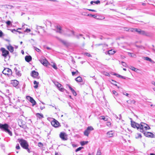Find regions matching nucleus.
<instances>
[{"label":"nucleus","mask_w":155,"mask_h":155,"mask_svg":"<svg viewBox=\"0 0 155 155\" xmlns=\"http://www.w3.org/2000/svg\"><path fill=\"white\" fill-rule=\"evenodd\" d=\"M84 148L83 147H78V148H77L76 150H75V152H78V151H80V150H81L82 149H83Z\"/></svg>","instance_id":"obj_31"},{"label":"nucleus","mask_w":155,"mask_h":155,"mask_svg":"<svg viewBox=\"0 0 155 155\" xmlns=\"http://www.w3.org/2000/svg\"><path fill=\"white\" fill-rule=\"evenodd\" d=\"M115 53V51L112 50H110L108 51V54H113Z\"/></svg>","instance_id":"obj_30"},{"label":"nucleus","mask_w":155,"mask_h":155,"mask_svg":"<svg viewBox=\"0 0 155 155\" xmlns=\"http://www.w3.org/2000/svg\"><path fill=\"white\" fill-rule=\"evenodd\" d=\"M25 61L27 62H30L32 60V58L30 55H27L25 57Z\"/></svg>","instance_id":"obj_16"},{"label":"nucleus","mask_w":155,"mask_h":155,"mask_svg":"<svg viewBox=\"0 0 155 155\" xmlns=\"http://www.w3.org/2000/svg\"><path fill=\"white\" fill-rule=\"evenodd\" d=\"M113 93L115 96H117L118 94L115 91L113 90L112 91Z\"/></svg>","instance_id":"obj_44"},{"label":"nucleus","mask_w":155,"mask_h":155,"mask_svg":"<svg viewBox=\"0 0 155 155\" xmlns=\"http://www.w3.org/2000/svg\"><path fill=\"white\" fill-rule=\"evenodd\" d=\"M143 134L144 135L147 137L153 138L155 137V135L151 132H144Z\"/></svg>","instance_id":"obj_10"},{"label":"nucleus","mask_w":155,"mask_h":155,"mask_svg":"<svg viewBox=\"0 0 155 155\" xmlns=\"http://www.w3.org/2000/svg\"><path fill=\"white\" fill-rule=\"evenodd\" d=\"M107 134L108 137H111L113 136V133L112 131L108 132Z\"/></svg>","instance_id":"obj_20"},{"label":"nucleus","mask_w":155,"mask_h":155,"mask_svg":"<svg viewBox=\"0 0 155 155\" xmlns=\"http://www.w3.org/2000/svg\"><path fill=\"white\" fill-rule=\"evenodd\" d=\"M101 150L99 149H98L96 155H101Z\"/></svg>","instance_id":"obj_32"},{"label":"nucleus","mask_w":155,"mask_h":155,"mask_svg":"<svg viewBox=\"0 0 155 155\" xmlns=\"http://www.w3.org/2000/svg\"><path fill=\"white\" fill-rule=\"evenodd\" d=\"M38 73L35 71H32L31 73V75L34 78H36L38 76Z\"/></svg>","instance_id":"obj_14"},{"label":"nucleus","mask_w":155,"mask_h":155,"mask_svg":"<svg viewBox=\"0 0 155 155\" xmlns=\"http://www.w3.org/2000/svg\"><path fill=\"white\" fill-rule=\"evenodd\" d=\"M123 94L124 95H126L127 96L129 97H131V96L129 94L127 93L126 92H123Z\"/></svg>","instance_id":"obj_35"},{"label":"nucleus","mask_w":155,"mask_h":155,"mask_svg":"<svg viewBox=\"0 0 155 155\" xmlns=\"http://www.w3.org/2000/svg\"><path fill=\"white\" fill-rule=\"evenodd\" d=\"M56 38L60 41L64 45L66 46H68L69 44L67 41L62 40L59 38L56 37Z\"/></svg>","instance_id":"obj_13"},{"label":"nucleus","mask_w":155,"mask_h":155,"mask_svg":"<svg viewBox=\"0 0 155 155\" xmlns=\"http://www.w3.org/2000/svg\"><path fill=\"white\" fill-rule=\"evenodd\" d=\"M2 72L4 74L7 75L8 77L10 76L12 74V70L8 68H5Z\"/></svg>","instance_id":"obj_4"},{"label":"nucleus","mask_w":155,"mask_h":155,"mask_svg":"<svg viewBox=\"0 0 155 155\" xmlns=\"http://www.w3.org/2000/svg\"><path fill=\"white\" fill-rule=\"evenodd\" d=\"M88 143L87 141H83L81 142L80 144L81 146H84L85 144H87Z\"/></svg>","instance_id":"obj_27"},{"label":"nucleus","mask_w":155,"mask_h":155,"mask_svg":"<svg viewBox=\"0 0 155 155\" xmlns=\"http://www.w3.org/2000/svg\"><path fill=\"white\" fill-rule=\"evenodd\" d=\"M141 31L142 30H140V29H139L138 30L137 29L135 28V31H136V32H137L138 34H140L141 32Z\"/></svg>","instance_id":"obj_33"},{"label":"nucleus","mask_w":155,"mask_h":155,"mask_svg":"<svg viewBox=\"0 0 155 155\" xmlns=\"http://www.w3.org/2000/svg\"><path fill=\"white\" fill-rule=\"evenodd\" d=\"M18 142L20 143L21 146L24 149H27V147L29 146L27 142L23 139H18Z\"/></svg>","instance_id":"obj_3"},{"label":"nucleus","mask_w":155,"mask_h":155,"mask_svg":"<svg viewBox=\"0 0 155 155\" xmlns=\"http://www.w3.org/2000/svg\"><path fill=\"white\" fill-rule=\"evenodd\" d=\"M45 108V106H43V107H40V109L42 110H43V109H44V108Z\"/></svg>","instance_id":"obj_63"},{"label":"nucleus","mask_w":155,"mask_h":155,"mask_svg":"<svg viewBox=\"0 0 155 155\" xmlns=\"http://www.w3.org/2000/svg\"><path fill=\"white\" fill-rule=\"evenodd\" d=\"M1 50L2 52V55L5 57H6L9 54V51L4 48H2Z\"/></svg>","instance_id":"obj_11"},{"label":"nucleus","mask_w":155,"mask_h":155,"mask_svg":"<svg viewBox=\"0 0 155 155\" xmlns=\"http://www.w3.org/2000/svg\"><path fill=\"white\" fill-rule=\"evenodd\" d=\"M87 10L89 11H92V12H96V10H94V9H87Z\"/></svg>","instance_id":"obj_58"},{"label":"nucleus","mask_w":155,"mask_h":155,"mask_svg":"<svg viewBox=\"0 0 155 155\" xmlns=\"http://www.w3.org/2000/svg\"><path fill=\"white\" fill-rule=\"evenodd\" d=\"M39 84V83L38 82H37L36 81H34V84L35 85V86H34V87L35 88H37L38 87V85Z\"/></svg>","instance_id":"obj_26"},{"label":"nucleus","mask_w":155,"mask_h":155,"mask_svg":"<svg viewBox=\"0 0 155 155\" xmlns=\"http://www.w3.org/2000/svg\"><path fill=\"white\" fill-rule=\"evenodd\" d=\"M10 128H11L7 124H0V129L1 130L8 133L10 136H12V131L10 130Z\"/></svg>","instance_id":"obj_2"},{"label":"nucleus","mask_w":155,"mask_h":155,"mask_svg":"<svg viewBox=\"0 0 155 155\" xmlns=\"http://www.w3.org/2000/svg\"><path fill=\"white\" fill-rule=\"evenodd\" d=\"M112 81L114 82V83H112V84H113L114 85L116 86H117L118 88H119V87H118L117 86V85L116 84V83H117V82L113 80H112Z\"/></svg>","instance_id":"obj_42"},{"label":"nucleus","mask_w":155,"mask_h":155,"mask_svg":"<svg viewBox=\"0 0 155 155\" xmlns=\"http://www.w3.org/2000/svg\"><path fill=\"white\" fill-rule=\"evenodd\" d=\"M40 62L44 66L46 65L47 62V61L46 59H45L44 60H39Z\"/></svg>","instance_id":"obj_19"},{"label":"nucleus","mask_w":155,"mask_h":155,"mask_svg":"<svg viewBox=\"0 0 155 155\" xmlns=\"http://www.w3.org/2000/svg\"><path fill=\"white\" fill-rule=\"evenodd\" d=\"M53 120L51 121V125L55 127H58L59 125V122L54 118H52Z\"/></svg>","instance_id":"obj_9"},{"label":"nucleus","mask_w":155,"mask_h":155,"mask_svg":"<svg viewBox=\"0 0 155 155\" xmlns=\"http://www.w3.org/2000/svg\"><path fill=\"white\" fill-rule=\"evenodd\" d=\"M101 117H102V119L105 120L107 121V119H106L104 116H102Z\"/></svg>","instance_id":"obj_56"},{"label":"nucleus","mask_w":155,"mask_h":155,"mask_svg":"<svg viewBox=\"0 0 155 155\" xmlns=\"http://www.w3.org/2000/svg\"><path fill=\"white\" fill-rule=\"evenodd\" d=\"M68 86L69 88L71 90V91L73 89L69 85H68Z\"/></svg>","instance_id":"obj_59"},{"label":"nucleus","mask_w":155,"mask_h":155,"mask_svg":"<svg viewBox=\"0 0 155 155\" xmlns=\"http://www.w3.org/2000/svg\"><path fill=\"white\" fill-rule=\"evenodd\" d=\"M140 35L147 36H148L149 35V34L148 33L143 31H141Z\"/></svg>","instance_id":"obj_22"},{"label":"nucleus","mask_w":155,"mask_h":155,"mask_svg":"<svg viewBox=\"0 0 155 155\" xmlns=\"http://www.w3.org/2000/svg\"><path fill=\"white\" fill-rule=\"evenodd\" d=\"M34 49H35L37 52H40L41 51V50L39 49V48H36V47H34Z\"/></svg>","instance_id":"obj_38"},{"label":"nucleus","mask_w":155,"mask_h":155,"mask_svg":"<svg viewBox=\"0 0 155 155\" xmlns=\"http://www.w3.org/2000/svg\"><path fill=\"white\" fill-rule=\"evenodd\" d=\"M56 31L57 32L59 33L60 34H62V30L60 27L58 26H57Z\"/></svg>","instance_id":"obj_21"},{"label":"nucleus","mask_w":155,"mask_h":155,"mask_svg":"<svg viewBox=\"0 0 155 155\" xmlns=\"http://www.w3.org/2000/svg\"><path fill=\"white\" fill-rule=\"evenodd\" d=\"M103 45V44H96L95 45L97 46H101V45Z\"/></svg>","instance_id":"obj_60"},{"label":"nucleus","mask_w":155,"mask_h":155,"mask_svg":"<svg viewBox=\"0 0 155 155\" xmlns=\"http://www.w3.org/2000/svg\"><path fill=\"white\" fill-rule=\"evenodd\" d=\"M135 28H129V29H128L127 30V31H129V32H135Z\"/></svg>","instance_id":"obj_28"},{"label":"nucleus","mask_w":155,"mask_h":155,"mask_svg":"<svg viewBox=\"0 0 155 155\" xmlns=\"http://www.w3.org/2000/svg\"><path fill=\"white\" fill-rule=\"evenodd\" d=\"M14 70L17 75L18 76V77L21 76V73L20 71L18 70L16 68H15Z\"/></svg>","instance_id":"obj_17"},{"label":"nucleus","mask_w":155,"mask_h":155,"mask_svg":"<svg viewBox=\"0 0 155 155\" xmlns=\"http://www.w3.org/2000/svg\"><path fill=\"white\" fill-rule=\"evenodd\" d=\"M3 35V33L0 30V37H2Z\"/></svg>","instance_id":"obj_53"},{"label":"nucleus","mask_w":155,"mask_h":155,"mask_svg":"<svg viewBox=\"0 0 155 155\" xmlns=\"http://www.w3.org/2000/svg\"><path fill=\"white\" fill-rule=\"evenodd\" d=\"M71 92L75 96L77 95V93L73 89L71 91Z\"/></svg>","instance_id":"obj_36"},{"label":"nucleus","mask_w":155,"mask_h":155,"mask_svg":"<svg viewBox=\"0 0 155 155\" xmlns=\"http://www.w3.org/2000/svg\"><path fill=\"white\" fill-rule=\"evenodd\" d=\"M16 148L17 150L20 149V148L18 144H17L16 146Z\"/></svg>","instance_id":"obj_43"},{"label":"nucleus","mask_w":155,"mask_h":155,"mask_svg":"<svg viewBox=\"0 0 155 155\" xmlns=\"http://www.w3.org/2000/svg\"><path fill=\"white\" fill-rule=\"evenodd\" d=\"M18 82L16 80H14L12 81L11 84L14 87H16L18 84Z\"/></svg>","instance_id":"obj_15"},{"label":"nucleus","mask_w":155,"mask_h":155,"mask_svg":"<svg viewBox=\"0 0 155 155\" xmlns=\"http://www.w3.org/2000/svg\"><path fill=\"white\" fill-rule=\"evenodd\" d=\"M7 48L11 52H13L14 51V48L10 45L7 46Z\"/></svg>","instance_id":"obj_18"},{"label":"nucleus","mask_w":155,"mask_h":155,"mask_svg":"<svg viewBox=\"0 0 155 155\" xmlns=\"http://www.w3.org/2000/svg\"><path fill=\"white\" fill-rule=\"evenodd\" d=\"M75 80L78 82H82V80L80 76H78L75 79Z\"/></svg>","instance_id":"obj_23"},{"label":"nucleus","mask_w":155,"mask_h":155,"mask_svg":"<svg viewBox=\"0 0 155 155\" xmlns=\"http://www.w3.org/2000/svg\"><path fill=\"white\" fill-rule=\"evenodd\" d=\"M52 66L53 68L55 69H58V68L56 66V64L54 63L52 65Z\"/></svg>","instance_id":"obj_34"},{"label":"nucleus","mask_w":155,"mask_h":155,"mask_svg":"<svg viewBox=\"0 0 155 155\" xmlns=\"http://www.w3.org/2000/svg\"><path fill=\"white\" fill-rule=\"evenodd\" d=\"M94 130L93 128L91 126L88 127L86 129L84 132V135L88 136L89 134L91 131Z\"/></svg>","instance_id":"obj_7"},{"label":"nucleus","mask_w":155,"mask_h":155,"mask_svg":"<svg viewBox=\"0 0 155 155\" xmlns=\"http://www.w3.org/2000/svg\"><path fill=\"white\" fill-rule=\"evenodd\" d=\"M100 2L99 0H97L96 1H94V3L95 4H100Z\"/></svg>","instance_id":"obj_47"},{"label":"nucleus","mask_w":155,"mask_h":155,"mask_svg":"<svg viewBox=\"0 0 155 155\" xmlns=\"http://www.w3.org/2000/svg\"><path fill=\"white\" fill-rule=\"evenodd\" d=\"M130 68V69H131L132 70L134 71H136V70L137 69L135 68L132 66H131Z\"/></svg>","instance_id":"obj_41"},{"label":"nucleus","mask_w":155,"mask_h":155,"mask_svg":"<svg viewBox=\"0 0 155 155\" xmlns=\"http://www.w3.org/2000/svg\"><path fill=\"white\" fill-rule=\"evenodd\" d=\"M59 137L63 140L65 141L68 140L67 134L64 132H61L59 135Z\"/></svg>","instance_id":"obj_6"},{"label":"nucleus","mask_w":155,"mask_h":155,"mask_svg":"<svg viewBox=\"0 0 155 155\" xmlns=\"http://www.w3.org/2000/svg\"><path fill=\"white\" fill-rule=\"evenodd\" d=\"M114 75L116 76L117 77H119L120 78H123L124 79H125V77H124L123 76H122L121 75H120L118 74H116V73H114Z\"/></svg>","instance_id":"obj_25"},{"label":"nucleus","mask_w":155,"mask_h":155,"mask_svg":"<svg viewBox=\"0 0 155 155\" xmlns=\"http://www.w3.org/2000/svg\"><path fill=\"white\" fill-rule=\"evenodd\" d=\"M54 84L60 91L64 92V91H66L65 89L62 87V85L58 82H56Z\"/></svg>","instance_id":"obj_8"},{"label":"nucleus","mask_w":155,"mask_h":155,"mask_svg":"<svg viewBox=\"0 0 155 155\" xmlns=\"http://www.w3.org/2000/svg\"><path fill=\"white\" fill-rule=\"evenodd\" d=\"M76 72L73 71V72H72V75H73V76L75 74H76Z\"/></svg>","instance_id":"obj_61"},{"label":"nucleus","mask_w":155,"mask_h":155,"mask_svg":"<svg viewBox=\"0 0 155 155\" xmlns=\"http://www.w3.org/2000/svg\"><path fill=\"white\" fill-rule=\"evenodd\" d=\"M17 31L15 29H14L12 30V32L15 33V32H17Z\"/></svg>","instance_id":"obj_57"},{"label":"nucleus","mask_w":155,"mask_h":155,"mask_svg":"<svg viewBox=\"0 0 155 155\" xmlns=\"http://www.w3.org/2000/svg\"><path fill=\"white\" fill-rule=\"evenodd\" d=\"M38 146L39 147H42L43 146V144L41 142H39L38 143Z\"/></svg>","instance_id":"obj_49"},{"label":"nucleus","mask_w":155,"mask_h":155,"mask_svg":"<svg viewBox=\"0 0 155 155\" xmlns=\"http://www.w3.org/2000/svg\"><path fill=\"white\" fill-rule=\"evenodd\" d=\"M141 137H142V136L141 135V134H137L135 136V138L136 139L141 138Z\"/></svg>","instance_id":"obj_29"},{"label":"nucleus","mask_w":155,"mask_h":155,"mask_svg":"<svg viewBox=\"0 0 155 155\" xmlns=\"http://www.w3.org/2000/svg\"><path fill=\"white\" fill-rule=\"evenodd\" d=\"M151 83L153 84L154 86H155V82H154V81H152V82H151Z\"/></svg>","instance_id":"obj_64"},{"label":"nucleus","mask_w":155,"mask_h":155,"mask_svg":"<svg viewBox=\"0 0 155 155\" xmlns=\"http://www.w3.org/2000/svg\"><path fill=\"white\" fill-rule=\"evenodd\" d=\"M88 16H92L94 18H95L97 16L95 15H92L91 14H88Z\"/></svg>","instance_id":"obj_39"},{"label":"nucleus","mask_w":155,"mask_h":155,"mask_svg":"<svg viewBox=\"0 0 155 155\" xmlns=\"http://www.w3.org/2000/svg\"><path fill=\"white\" fill-rule=\"evenodd\" d=\"M129 54H130V56L131 57L133 58H135L136 57V55L134 54H131V53H129Z\"/></svg>","instance_id":"obj_45"},{"label":"nucleus","mask_w":155,"mask_h":155,"mask_svg":"<svg viewBox=\"0 0 155 155\" xmlns=\"http://www.w3.org/2000/svg\"><path fill=\"white\" fill-rule=\"evenodd\" d=\"M30 31H31V30L30 29H28V28H27L25 29V31H26L27 32H30Z\"/></svg>","instance_id":"obj_55"},{"label":"nucleus","mask_w":155,"mask_h":155,"mask_svg":"<svg viewBox=\"0 0 155 155\" xmlns=\"http://www.w3.org/2000/svg\"><path fill=\"white\" fill-rule=\"evenodd\" d=\"M36 116L39 119H41L43 117V115L42 114H40L38 113H37L36 114Z\"/></svg>","instance_id":"obj_24"},{"label":"nucleus","mask_w":155,"mask_h":155,"mask_svg":"<svg viewBox=\"0 0 155 155\" xmlns=\"http://www.w3.org/2000/svg\"><path fill=\"white\" fill-rule=\"evenodd\" d=\"M145 60L147 61H152L151 59L148 57L145 58Z\"/></svg>","instance_id":"obj_46"},{"label":"nucleus","mask_w":155,"mask_h":155,"mask_svg":"<svg viewBox=\"0 0 155 155\" xmlns=\"http://www.w3.org/2000/svg\"><path fill=\"white\" fill-rule=\"evenodd\" d=\"M6 5L8 7H9L11 9H12L13 8H14L13 6L12 5Z\"/></svg>","instance_id":"obj_54"},{"label":"nucleus","mask_w":155,"mask_h":155,"mask_svg":"<svg viewBox=\"0 0 155 155\" xmlns=\"http://www.w3.org/2000/svg\"><path fill=\"white\" fill-rule=\"evenodd\" d=\"M27 150L28 152L29 153H30L31 152L30 150L28 148V147H27V149H25Z\"/></svg>","instance_id":"obj_62"},{"label":"nucleus","mask_w":155,"mask_h":155,"mask_svg":"<svg viewBox=\"0 0 155 155\" xmlns=\"http://www.w3.org/2000/svg\"><path fill=\"white\" fill-rule=\"evenodd\" d=\"M6 24L7 25L9 26L11 24V21H8L6 22Z\"/></svg>","instance_id":"obj_40"},{"label":"nucleus","mask_w":155,"mask_h":155,"mask_svg":"<svg viewBox=\"0 0 155 155\" xmlns=\"http://www.w3.org/2000/svg\"><path fill=\"white\" fill-rule=\"evenodd\" d=\"M130 104H135L136 102V101L134 100H130Z\"/></svg>","instance_id":"obj_48"},{"label":"nucleus","mask_w":155,"mask_h":155,"mask_svg":"<svg viewBox=\"0 0 155 155\" xmlns=\"http://www.w3.org/2000/svg\"><path fill=\"white\" fill-rule=\"evenodd\" d=\"M85 54L87 56H88L89 57H91V55L90 54L88 53H85Z\"/></svg>","instance_id":"obj_50"},{"label":"nucleus","mask_w":155,"mask_h":155,"mask_svg":"<svg viewBox=\"0 0 155 155\" xmlns=\"http://www.w3.org/2000/svg\"><path fill=\"white\" fill-rule=\"evenodd\" d=\"M82 34H79L78 35H76V38H79V36H82Z\"/></svg>","instance_id":"obj_52"},{"label":"nucleus","mask_w":155,"mask_h":155,"mask_svg":"<svg viewBox=\"0 0 155 155\" xmlns=\"http://www.w3.org/2000/svg\"><path fill=\"white\" fill-rule=\"evenodd\" d=\"M18 123L19 126L24 129H26L27 127L25 124V122L21 119H19L18 120Z\"/></svg>","instance_id":"obj_5"},{"label":"nucleus","mask_w":155,"mask_h":155,"mask_svg":"<svg viewBox=\"0 0 155 155\" xmlns=\"http://www.w3.org/2000/svg\"><path fill=\"white\" fill-rule=\"evenodd\" d=\"M121 63H122V64L123 66L126 67H127V64L124 61H122Z\"/></svg>","instance_id":"obj_37"},{"label":"nucleus","mask_w":155,"mask_h":155,"mask_svg":"<svg viewBox=\"0 0 155 155\" xmlns=\"http://www.w3.org/2000/svg\"><path fill=\"white\" fill-rule=\"evenodd\" d=\"M106 125L108 126L109 127L111 126V123L110 122H108L107 123Z\"/></svg>","instance_id":"obj_51"},{"label":"nucleus","mask_w":155,"mask_h":155,"mask_svg":"<svg viewBox=\"0 0 155 155\" xmlns=\"http://www.w3.org/2000/svg\"><path fill=\"white\" fill-rule=\"evenodd\" d=\"M131 126L134 128H137L141 132H144V130H147L150 129V127L147 124L142 122L140 124H139L134 121H131Z\"/></svg>","instance_id":"obj_1"},{"label":"nucleus","mask_w":155,"mask_h":155,"mask_svg":"<svg viewBox=\"0 0 155 155\" xmlns=\"http://www.w3.org/2000/svg\"><path fill=\"white\" fill-rule=\"evenodd\" d=\"M26 98L30 102L32 103L33 106L36 104V102L32 97L30 96H27Z\"/></svg>","instance_id":"obj_12"}]
</instances>
